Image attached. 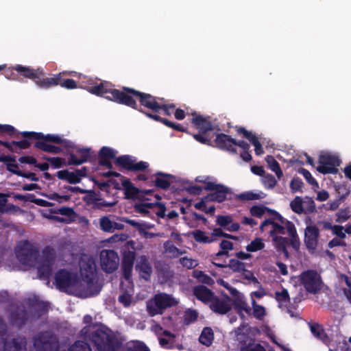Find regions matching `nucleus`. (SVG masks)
<instances>
[{"label":"nucleus","mask_w":351,"mask_h":351,"mask_svg":"<svg viewBox=\"0 0 351 351\" xmlns=\"http://www.w3.org/2000/svg\"><path fill=\"white\" fill-rule=\"evenodd\" d=\"M339 278L341 282H343L346 285V287L343 289V293L346 298L351 303V278L345 274H340Z\"/></svg>","instance_id":"obj_41"},{"label":"nucleus","mask_w":351,"mask_h":351,"mask_svg":"<svg viewBox=\"0 0 351 351\" xmlns=\"http://www.w3.org/2000/svg\"><path fill=\"white\" fill-rule=\"evenodd\" d=\"M210 307L216 313L225 314L228 312L231 308L230 298H227L226 299L223 300L214 298L212 303L210 304Z\"/></svg>","instance_id":"obj_20"},{"label":"nucleus","mask_w":351,"mask_h":351,"mask_svg":"<svg viewBox=\"0 0 351 351\" xmlns=\"http://www.w3.org/2000/svg\"><path fill=\"white\" fill-rule=\"evenodd\" d=\"M165 253L170 258H176L182 254L183 252L175 247L171 242L167 241L164 244Z\"/></svg>","instance_id":"obj_39"},{"label":"nucleus","mask_w":351,"mask_h":351,"mask_svg":"<svg viewBox=\"0 0 351 351\" xmlns=\"http://www.w3.org/2000/svg\"><path fill=\"white\" fill-rule=\"evenodd\" d=\"M252 315L257 319H261L266 315V310L264 306L258 304L254 299L252 300Z\"/></svg>","instance_id":"obj_42"},{"label":"nucleus","mask_w":351,"mask_h":351,"mask_svg":"<svg viewBox=\"0 0 351 351\" xmlns=\"http://www.w3.org/2000/svg\"><path fill=\"white\" fill-rule=\"evenodd\" d=\"M86 175V169H78L75 171L62 170L57 172V176L59 179L66 180L71 184L79 183Z\"/></svg>","instance_id":"obj_15"},{"label":"nucleus","mask_w":351,"mask_h":351,"mask_svg":"<svg viewBox=\"0 0 351 351\" xmlns=\"http://www.w3.org/2000/svg\"><path fill=\"white\" fill-rule=\"evenodd\" d=\"M99 258L101 267L106 272L112 273L118 268L119 258L114 251L104 250L100 252Z\"/></svg>","instance_id":"obj_11"},{"label":"nucleus","mask_w":351,"mask_h":351,"mask_svg":"<svg viewBox=\"0 0 351 351\" xmlns=\"http://www.w3.org/2000/svg\"><path fill=\"white\" fill-rule=\"evenodd\" d=\"M56 351H64V350L58 349ZM69 351H91L90 346L83 341H77L73 345Z\"/></svg>","instance_id":"obj_48"},{"label":"nucleus","mask_w":351,"mask_h":351,"mask_svg":"<svg viewBox=\"0 0 351 351\" xmlns=\"http://www.w3.org/2000/svg\"><path fill=\"white\" fill-rule=\"evenodd\" d=\"M14 69L23 74V76L33 80L34 82L38 78V75H43V71L40 69L37 70H33L29 67L23 66L21 65H16L14 67Z\"/></svg>","instance_id":"obj_30"},{"label":"nucleus","mask_w":351,"mask_h":351,"mask_svg":"<svg viewBox=\"0 0 351 351\" xmlns=\"http://www.w3.org/2000/svg\"><path fill=\"white\" fill-rule=\"evenodd\" d=\"M180 262L183 267L187 269L194 268L198 265L197 261L188 257L180 258Z\"/></svg>","instance_id":"obj_56"},{"label":"nucleus","mask_w":351,"mask_h":351,"mask_svg":"<svg viewBox=\"0 0 351 351\" xmlns=\"http://www.w3.org/2000/svg\"><path fill=\"white\" fill-rule=\"evenodd\" d=\"M16 256L23 265L36 267L40 278H47L49 276L56 258L53 248L45 247L40 254L36 248L27 242L17 245Z\"/></svg>","instance_id":"obj_4"},{"label":"nucleus","mask_w":351,"mask_h":351,"mask_svg":"<svg viewBox=\"0 0 351 351\" xmlns=\"http://www.w3.org/2000/svg\"><path fill=\"white\" fill-rule=\"evenodd\" d=\"M117 152L109 147H103L99 151V163L108 169L112 168L110 160L116 157Z\"/></svg>","instance_id":"obj_18"},{"label":"nucleus","mask_w":351,"mask_h":351,"mask_svg":"<svg viewBox=\"0 0 351 351\" xmlns=\"http://www.w3.org/2000/svg\"><path fill=\"white\" fill-rule=\"evenodd\" d=\"M296 278L304 286L305 289L311 293H315L317 292L322 287L321 277L315 271H305Z\"/></svg>","instance_id":"obj_10"},{"label":"nucleus","mask_w":351,"mask_h":351,"mask_svg":"<svg viewBox=\"0 0 351 351\" xmlns=\"http://www.w3.org/2000/svg\"><path fill=\"white\" fill-rule=\"evenodd\" d=\"M117 163L125 169L132 171L145 170L149 164L145 161H138L137 159L130 156H123L117 158Z\"/></svg>","instance_id":"obj_13"},{"label":"nucleus","mask_w":351,"mask_h":351,"mask_svg":"<svg viewBox=\"0 0 351 351\" xmlns=\"http://www.w3.org/2000/svg\"><path fill=\"white\" fill-rule=\"evenodd\" d=\"M228 267L233 271L239 272L244 271L245 265L237 259H231Z\"/></svg>","instance_id":"obj_49"},{"label":"nucleus","mask_w":351,"mask_h":351,"mask_svg":"<svg viewBox=\"0 0 351 351\" xmlns=\"http://www.w3.org/2000/svg\"><path fill=\"white\" fill-rule=\"evenodd\" d=\"M136 268L142 278L145 280L149 278L152 273V267L145 257L141 256L138 259Z\"/></svg>","instance_id":"obj_29"},{"label":"nucleus","mask_w":351,"mask_h":351,"mask_svg":"<svg viewBox=\"0 0 351 351\" xmlns=\"http://www.w3.org/2000/svg\"><path fill=\"white\" fill-rule=\"evenodd\" d=\"M219 186L218 185V189L217 191L210 193L207 195V199H209L210 202H223L226 197V193L223 190H219Z\"/></svg>","instance_id":"obj_46"},{"label":"nucleus","mask_w":351,"mask_h":351,"mask_svg":"<svg viewBox=\"0 0 351 351\" xmlns=\"http://www.w3.org/2000/svg\"><path fill=\"white\" fill-rule=\"evenodd\" d=\"M265 160L271 170L275 172L278 178H280L282 175V172L280 170L278 162L274 158V157L268 156L266 157Z\"/></svg>","instance_id":"obj_43"},{"label":"nucleus","mask_w":351,"mask_h":351,"mask_svg":"<svg viewBox=\"0 0 351 351\" xmlns=\"http://www.w3.org/2000/svg\"><path fill=\"white\" fill-rule=\"evenodd\" d=\"M101 229L104 232H112L116 230H121L123 225L117 223L110 219L108 217H103L99 219Z\"/></svg>","instance_id":"obj_23"},{"label":"nucleus","mask_w":351,"mask_h":351,"mask_svg":"<svg viewBox=\"0 0 351 351\" xmlns=\"http://www.w3.org/2000/svg\"><path fill=\"white\" fill-rule=\"evenodd\" d=\"M319 230L315 226H308L304 231V243L310 250H315L318 243Z\"/></svg>","instance_id":"obj_16"},{"label":"nucleus","mask_w":351,"mask_h":351,"mask_svg":"<svg viewBox=\"0 0 351 351\" xmlns=\"http://www.w3.org/2000/svg\"><path fill=\"white\" fill-rule=\"evenodd\" d=\"M58 84H60L62 87L66 88H76L75 82L73 80H69V79L64 80H61V79H60Z\"/></svg>","instance_id":"obj_63"},{"label":"nucleus","mask_w":351,"mask_h":351,"mask_svg":"<svg viewBox=\"0 0 351 351\" xmlns=\"http://www.w3.org/2000/svg\"><path fill=\"white\" fill-rule=\"evenodd\" d=\"M311 332L317 338L320 339L323 342L330 346V341L326 335L322 330L321 326L319 324H311L310 326Z\"/></svg>","instance_id":"obj_34"},{"label":"nucleus","mask_w":351,"mask_h":351,"mask_svg":"<svg viewBox=\"0 0 351 351\" xmlns=\"http://www.w3.org/2000/svg\"><path fill=\"white\" fill-rule=\"evenodd\" d=\"M299 172L305 178V179L309 184L317 186V182L313 178L311 173L308 171L304 169H302L299 171Z\"/></svg>","instance_id":"obj_61"},{"label":"nucleus","mask_w":351,"mask_h":351,"mask_svg":"<svg viewBox=\"0 0 351 351\" xmlns=\"http://www.w3.org/2000/svg\"><path fill=\"white\" fill-rule=\"evenodd\" d=\"M34 351H52L56 348V342L55 339L43 335L40 337L35 339L34 341Z\"/></svg>","instance_id":"obj_17"},{"label":"nucleus","mask_w":351,"mask_h":351,"mask_svg":"<svg viewBox=\"0 0 351 351\" xmlns=\"http://www.w3.org/2000/svg\"><path fill=\"white\" fill-rule=\"evenodd\" d=\"M133 256L123 263V280L121 281V287L123 292L119 295V301L125 307H128L136 303V300L132 296L133 285L131 281V271L132 267Z\"/></svg>","instance_id":"obj_6"},{"label":"nucleus","mask_w":351,"mask_h":351,"mask_svg":"<svg viewBox=\"0 0 351 351\" xmlns=\"http://www.w3.org/2000/svg\"><path fill=\"white\" fill-rule=\"evenodd\" d=\"M61 77L62 73H59L52 77H46L43 79H40V75H38V78L36 80L35 83L40 88H49L51 86L58 85Z\"/></svg>","instance_id":"obj_27"},{"label":"nucleus","mask_w":351,"mask_h":351,"mask_svg":"<svg viewBox=\"0 0 351 351\" xmlns=\"http://www.w3.org/2000/svg\"><path fill=\"white\" fill-rule=\"evenodd\" d=\"M214 339V334L210 328H205L199 337V341L206 346H210Z\"/></svg>","instance_id":"obj_36"},{"label":"nucleus","mask_w":351,"mask_h":351,"mask_svg":"<svg viewBox=\"0 0 351 351\" xmlns=\"http://www.w3.org/2000/svg\"><path fill=\"white\" fill-rule=\"evenodd\" d=\"M193 276L197 278L200 282L205 284H211L213 280L208 276L204 274L203 272L200 271H194Z\"/></svg>","instance_id":"obj_57"},{"label":"nucleus","mask_w":351,"mask_h":351,"mask_svg":"<svg viewBox=\"0 0 351 351\" xmlns=\"http://www.w3.org/2000/svg\"><path fill=\"white\" fill-rule=\"evenodd\" d=\"M216 221L217 225L226 228L228 231L234 232L239 229V225L232 223V218L230 215H218Z\"/></svg>","instance_id":"obj_24"},{"label":"nucleus","mask_w":351,"mask_h":351,"mask_svg":"<svg viewBox=\"0 0 351 351\" xmlns=\"http://www.w3.org/2000/svg\"><path fill=\"white\" fill-rule=\"evenodd\" d=\"M265 247V243L263 239L261 238H256L251 241L250 243L246 246V250L250 252H255L263 250Z\"/></svg>","instance_id":"obj_38"},{"label":"nucleus","mask_w":351,"mask_h":351,"mask_svg":"<svg viewBox=\"0 0 351 351\" xmlns=\"http://www.w3.org/2000/svg\"><path fill=\"white\" fill-rule=\"evenodd\" d=\"M194 295L203 302H210L214 300L213 293L204 286L197 287L194 289Z\"/></svg>","instance_id":"obj_25"},{"label":"nucleus","mask_w":351,"mask_h":351,"mask_svg":"<svg viewBox=\"0 0 351 351\" xmlns=\"http://www.w3.org/2000/svg\"><path fill=\"white\" fill-rule=\"evenodd\" d=\"M250 213L257 217L266 214L270 217L263 222L261 230L272 237L273 243L278 250H285L289 243H291L294 248L298 247L294 225L279 213L262 205L252 206Z\"/></svg>","instance_id":"obj_2"},{"label":"nucleus","mask_w":351,"mask_h":351,"mask_svg":"<svg viewBox=\"0 0 351 351\" xmlns=\"http://www.w3.org/2000/svg\"><path fill=\"white\" fill-rule=\"evenodd\" d=\"M82 280L67 269H60L55 274L56 287L67 293L81 298L97 294L100 287L96 279V265L92 256L83 255L80 261Z\"/></svg>","instance_id":"obj_1"},{"label":"nucleus","mask_w":351,"mask_h":351,"mask_svg":"<svg viewBox=\"0 0 351 351\" xmlns=\"http://www.w3.org/2000/svg\"><path fill=\"white\" fill-rule=\"evenodd\" d=\"M153 227H154V226L152 224L144 223V224L143 225V226L141 228V229L138 231L139 234L146 239H152L156 236H159V237L163 236L162 234H154V233L149 232V230H150Z\"/></svg>","instance_id":"obj_45"},{"label":"nucleus","mask_w":351,"mask_h":351,"mask_svg":"<svg viewBox=\"0 0 351 351\" xmlns=\"http://www.w3.org/2000/svg\"><path fill=\"white\" fill-rule=\"evenodd\" d=\"M130 351H149L145 345L141 341L132 342L129 346Z\"/></svg>","instance_id":"obj_59"},{"label":"nucleus","mask_w":351,"mask_h":351,"mask_svg":"<svg viewBox=\"0 0 351 351\" xmlns=\"http://www.w3.org/2000/svg\"><path fill=\"white\" fill-rule=\"evenodd\" d=\"M88 90L95 95L105 97L106 99L120 104H125L132 108H135L136 102L134 97H138L142 105L153 110H158L163 108L167 114L171 113L170 109L174 106L169 107L161 105L158 101L149 94H143L132 89H128L126 92H121L112 88L107 83H101L98 86H91Z\"/></svg>","instance_id":"obj_3"},{"label":"nucleus","mask_w":351,"mask_h":351,"mask_svg":"<svg viewBox=\"0 0 351 351\" xmlns=\"http://www.w3.org/2000/svg\"><path fill=\"white\" fill-rule=\"evenodd\" d=\"M339 165V158L330 153H323L319 158V165L317 170L324 174L332 173Z\"/></svg>","instance_id":"obj_12"},{"label":"nucleus","mask_w":351,"mask_h":351,"mask_svg":"<svg viewBox=\"0 0 351 351\" xmlns=\"http://www.w3.org/2000/svg\"><path fill=\"white\" fill-rule=\"evenodd\" d=\"M242 351H264V349L258 344H251L242 348Z\"/></svg>","instance_id":"obj_64"},{"label":"nucleus","mask_w":351,"mask_h":351,"mask_svg":"<svg viewBox=\"0 0 351 351\" xmlns=\"http://www.w3.org/2000/svg\"><path fill=\"white\" fill-rule=\"evenodd\" d=\"M122 184L125 189V195L128 198H133L137 193V189L133 186L132 184L128 179L122 181Z\"/></svg>","instance_id":"obj_44"},{"label":"nucleus","mask_w":351,"mask_h":351,"mask_svg":"<svg viewBox=\"0 0 351 351\" xmlns=\"http://www.w3.org/2000/svg\"><path fill=\"white\" fill-rule=\"evenodd\" d=\"M178 303V300L165 293L155 295L147 303V310L149 315L154 316L162 314L165 309L171 307Z\"/></svg>","instance_id":"obj_7"},{"label":"nucleus","mask_w":351,"mask_h":351,"mask_svg":"<svg viewBox=\"0 0 351 351\" xmlns=\"http://www.w3.org/2000/svg\"><path fill=\"white\" fill-rule=\"evenodd\" d=\"M239 132H242L245 137L253 144L255 147V152L257 155H262L263 149L257 138L250 132L245 130L244 128H240Z\"/></svg>","instance_id":"obj_32"},{"label":"nucleus","mask_w":351,"mask_h":351,"mask_svg":"<svg viewBox=\"0 0 351 351\" xmlns=\"http://www.w3.org/2000/svg\"><path fill=\"white\" fill-rule=\"evenodd\" d=\"M4 146L14 150V146H16L19 149H26L29 146V143L27 141H21L17 142H13L12 143H1Z\"/></svg>","instance_id":"obj_52"},{"label":"nucleus","mask_w":351,"mask_h":351,"mask_svg":"<svg viewBox=\"0 0 351 351\" xmlns=\"http://www.w3.org/2000/svg\"><path fill=\"white\" fill-rule=\"evenodd\" d=\"M191 234L197 242L209 243L215 241V239L207 236L204 232L199 230L193 231Z\"/></svg>","instance_id":"obj_40"},{"label":"nucleus","mask_w":351,"mask_h":351,"mask_svg":"<svg viewBox=\"0 0 351 351\" xmlns=\"http://www.w3.org/2000/svg\"><path fill=\"white\" fill-rule=\"evenodd\" d=\"M195 181L202 183L203 185L202 187L204 188V189L209 191H215L218 189V184L212 178L201 176L197 177L195 178Z\"/></svg>","instance_id":"obj_33"},{"label":"nucleus","mask_w":351,"mask_h":351,"mask_svg":"<svg viewBox=\"0 0 351 351\" xmlns=\"http://www.w3.org/2000/svg\"><path fill=\"white\" fill-rule=\"evenodd\" d=\"M5 351H26V341L24 338L19 337L7 342Z\"/></svg>","instance_id":"obj_26"},{"label":"nucleus","mask_w":351,"mask_h":351,"mask_svg":"<svg viewBox=\"0 0 351 351\" xmlns=\"http://www.w3.org/2000/svg\"><path fill=\"white\" fill-rule=\"evenodd\" d=\"M47 160L55 167L60 168L63 166L69 165L68 160L59 157L48 158Z\"/></svg>","instance_id":"obj_50"},{"label":"nucleus","mask_w":351,"mask_h":351,"mask_svg":"<svg viewBox=\"0 0 351 351\" xmlns=\"http://www.w3.org/2000/svg\"><path fill=\"white\" fill-rule=\"evenodd\" d=\"M197 317V313L195 311L188 310L184 314V321L188 324L195 321Z\"/></svg>","instance_id":"obj_62"},{"label":"nucleus","mask_w":351,"mask_h":351,"mask_svg":"<svg viewBox=\"0 0 351 351\" xmlns=\"http://www.w3.org/2000/svg\"><path fill=\"white\" fill-rule=\"evenodd\" d=\"M65 147L68 148L66 154L69 156L68 165H80L86 162L90 156L91 149L71 141H65Z\"/></svg>","instance_id":"obj_9"},{"label":"nucleus","mask_w":351,"mask_h":351,"mask_svg":"<svg viewBox=\"0 0 351 351\" xmlns=\"http://www.w3.org/2000/svg\"><path fill=\"white\" fill-rule=\"evenodd\" d=\"M265 197L263 192L245 191L238 195V198L241 200H256L261 199Z\"/></svg>","instance_id":"obj_37"},{"label":"nucleus","mask_w":351,"mask_h":351,"mask_svg":"<svg viewBox=\"0 0 351 351\" xmlns=\"http://www.w3.org/2000/svg\"><path fill=\"white\" fill-rule=\"evenodd\" d=\"M163 336L159 337L158 340L162 348L167 349H178L182 350L183 349L181 339L179 337L170 333L167 331H163Z\"/></svg>","instance_id":"obj_14"},{"label":"nucleus","mask_w":351,"mask_h":351,"mask_svg":"<svg viewBox=\"0 0 351 351\" xmlns=\"http://www.w3.org/2000/svg\"><path fill=\"white\" fill-rule=\"evenodd\" d=\"M263 182L266 188L272 189L276 184V180L273 176H266L263 180Z\"/></svg>","instance_id":"obj_60"},{"label":"nucleus","mask_w":351,"mask_h":351,"mask_svg":"<svg viewBox=\"0 0 351 351\" xmlns=\"http://www.w3.org/2000/svg\"><path fill=\"white\" fill-rule=\"evenodd\" d=\"M230 294L233 297V303L234 306L240 311H243L247 313H250V308L245 300L243 294L239 292L237 289H231Z\"/></svg>","instance_id":"obj_22"},{"label":"nucleus","mask_w":351,"mask_h":351,"mask_svg":"<svg viewBox=\"0 0 351 351\" xmlns=\"http://www.w3.org/2000/svg\"><path fill=\"white\" fill-rule=\"evenodd\" d=\"M192 122L202 133H206L209 130H212V125L210 123L199 115L194 114L192 119Z\"/></svg>","instance_id":"obj_31"},{"label":"nucleus","mask_w":351,"mask_h":351,"mask_svg":"<svg viewBox=\"0 0 351 351\" xmlns=\"http://www.w3.org/2000/svg\"><path fill=\"white\" fill-rule=\"evenodd\" d=\"M208 202H210V200L207 199V196H206L200 202L196 203L195 207L206 213H212L214 212L215 208L213 206H208L207 204Z\"/></svg>","instance_id":"obj_47"},{"label":"nucleus","mask_w":351,"mask_h":351,"mask_svg":"<svg viewBox=\"0 0 351 351\" xmlns=\"http://www.w3.org/2000/svg\"><path fill=\"white\" fill-rule=\"evenodd\" d=\"M233 245L232 243L227 240H223L220 243L221 251L216 253L212 258L213 263L218 267H224V265L222 263H217L219 256L222 255L227 254L228 252L232 250Z\"/></svg>","instance_id":"obj_28"},{"label":"nucleus","mask_w":351,"mask_h":351,"mask_svg":"<svg viewBox=\"0 0 351 351\" xmlns=\"http://www.w3.org/2000/svg\"><path fill=\"white\" fill-rule=\"evenodd\" d=\"M0 161L4 162L6 164L7 169L20 176V175H23V173L19 169V166L17 164L14 162V160L12 159L8 156H2L0 157Z\"/></svg>","instance_id":"obj_35"},{"label":"nucleus","mask_w":351,"mask_h":351,"mask_svg":"<svg viewBox=\"0 0 351 351\" xmlns=\"http://www.w3.org/2000/svg\"><path fill=\"white\" fill-rule=\"evenodd\" d=\"M43 195L47 197L49 199L56 201L59 203L64 202L69 199V197L67 195H60L56 193H49L47 194H43Z\"/></svg>","instance_id":"obj_54"},{"label":"nucleus","mask_w":351,"mask_h":351,"mask_svg":"<svg viewBox=\"0 0 351 351\" xmlns=\"http://www.w3.org/2000/svg\"><path fill=\"white\" fill-rule=\"evenodd\" d=\"M84 337L91 339L97 349L100 351H116L118 346L117 339L112 331L89 325L84 327L81 331Z\"/></svg>","instance_id":"obj_5"},{"label":"nucleus","mask_w":351,"mask_h":351,"mask_svg":"<svg viewBox=\"0 0 351 351\" xmlns=\"http://www.w3.org/2000/svg\"><path fill=\"white\" fill-rule=\"evenodd\" d=\"M291 209L296 213H301L303 211L302 200L300 197H296L290 204Z\"/></svg>","instance_id":"obj_55"},{"label":"nucleus","mask_w":351,"mask_h":351,"mask_svg":"<svg viewBox=\"0 0 351 351\" xmlns=\"http://www.w3.org/2000/svg\"><path fill=\"white\" fill-rule=\"evenodd\" d=\"M350 214L351 211L348 208L339 210L337 213V221L340 223L346 221L350 218Z\"/></svg>","instance_id":"obj_51"},{"label":"nucleus","mask_w":351,"mask_h":351,"mask_svg":"<svg viewBox=\"0 0 351 351\" xmlns=\"http://www.w3.org/2000/svg\"><path fill=\"white\" fill-rule=\"evenodd\" d=\"M157 175L158 177L155 180L156 186L162 189L167 188L169 186V182L163 177L165 175L161 173H158Z\"/></svg>","instance_id":"obj_58"},{"label":"nucleus","mask_w":351,"mask_h":351,"mask_svg":"<svg viewBox=\"0 0 351 351\" xmlns=\"http://www.w3.org/2000/svg\"><path fill=\"white\" fill-rule=\"evenodd\" d=\"M23 136L27 138H34L38 139L36 143V147L47 152L59 153L60 149L58 147L49 144V142L57 143H63L65 145L66 140H62L60 136L55 135H47L43 136L40 133L24 132Z\"/></svg>","instance_id":"obj_8"},{"label":"nucleus","mask_w":351,"mask_h":351,"mask_svg":"<svg viewBox=\"0 0 351 351\" xmlns=\"http://www.w3.org/2000/svg\"><path fill=\"white\" fill-rule=\"evenodd\" d=\"M216 145L221 149L229 151H234L236 141L226 134H218L215 138Z\"/></svg>","instance_id":"obj_21"},{"label":"nucleus","mask_w":351,"mask_h":351,"mask_svg":"<svg viewBox=\"0 0 351 351\" xmlns=\"http://www.w3.org/2000/svg\"><path fill=\"white\" fill-rule=\"evenodd\" d=\"M154 207L158 208V211L156 214L161 217H164L165 215V206L164 204L159 202L148 203L143 202L135 206V209L138 213H147L149 209Z\"/></svg>","instance_id":"obj_19"},{"label":"nucleus","mask_w":351,"mask_h":351,"mask_svg":"<svg viewBox=\"0 0 351 351\" xmlns=\"http://www.w3.org/2000/svg\"><path fill=\"white\" fill-rule=\"evenodd\" d=\"M276 299L280 302V305H286L289 301V294L286 289H283L281 291L276 292Z\"/></svg>","instance_id":"obj_53"}]
</instances>
